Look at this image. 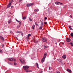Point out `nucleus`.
Segmentation results:
<instances>
[{"label": "nucleus", "instance_id": "obj_1", "mask_svg": "<svg viewBox=\"0 0 73 73\" xmlns=\"http://www.w3.org/2000/svg\"><path fill=\"white\" fill-rule=\"evenodd\" d=\"M13 0L10 1L8 5L7 6V8L11 7V4H12V3L13 2Z\"/></svg>", "mask_w": 73, "mask_h": 73}, {"label": "nucleus", "instance_id": "obj_2", "mask_svg": "<svg viewBox=\"0 0 73 73\" xmlns=\"http://www.w3.org/2000/svg\"><path fill=\"white\" fill-rule=\"evenodd\" d=\"M46 53H45L44 54L43 56V58L41 60V62H44V60H45V59L46 57Z\"/></svg>", "mask_w": 73, "mask_h": 73}, {"label": "nucleus", "instance_id": "obj_3", "mask_svg": "<svg viewBox=\"0 0 73 73\" xmlns=\"http://www.w3.org/2000/svg\"><path fill=\"white\" fill-rule=\"evenodd\" d=\"M23 68L24 70H26L28 69L29 67V66H23Z\"/></svg>", "mask_w": 73, "mask_h": 73}, {"label": "nucleus", "instance_id": "obj_4", "mask_svg": "<svg viewBox=\"0 0 73 73\" xmlns=\"http://www.w3.org/2000/svg\"><path fill=\"white\" fill-rule=\"evenodd\" d=\"M9 61H16V59L12 58H9Z\"/></svg>", "mask_w": 73, "mask_h": 73}, {"label": "nucleus", "instance_id": "obj_5", "mask_svg": "<svg viewBox=\"0 0 73 73\" xmlns=\"http://www.w3.org/2000/svg\"><path fill=\"white\" fill-rule=\"evenodd\" d=\"M55 4L56 5H60H60H62L63 4L62 3L58 2H56Z\"/></svg>", "mask_w": 73, "mask_h": 73}, {"label": "nucleus", "instance_id": "obj_6", "mask_svg": "<svg viewBox=\"0 0 73 73\" xmlns=\"http://www.w3.org/2000/svg\"><path fill=\"white\" fill-rule=\"evenodd\" d=\"M33 5V3H31L30 4H28L26 6H27V7H31V5Z\"/></svg>", "mask_w": 73, "mask_h": 73}, {"label": "nucleus", "instance_id": "obj_7", "mask_svg": "<svg viewBox=\"0 0 73 73\" xmlns=\"http://www.w3.org/2000/svg\"><path fill=\"white\" fill-rule=\"evenodd\" d=\"M42 41H43V42H45V41H46V39L45 38L42 37Z\"/></svg>", "mask_w": 73, "mask_h": 73}, {"label": "nucleus", "instance_id": "obj_8", "mask_svg": "<svg viewBox=\"0 0 73 73\" xmlns=\"http://www.w3.org/2000/svg\"><path fill=\"white\" fill-rule=\"evenodd\" d=\"M0 38L1 40L2 41H4L5 40H4V38L3 37V36H0Z\"/></svg>", "mask_w": 73, "mask_h": 73}, {"label": "nucleus", "instance_id": "obj_9", "mask_svg": "<svg viewBox=\"0 0 73 73\" xmlns=\"http://www.w3.org/2000/svg\"><path fill=\"white\" fill-rule=\"evenodd\" d=\"M20 61L23 64H24L25 63V60H24L23 59H20Z\"/></svg>", "mask_w": 73, "mask_h": 73}, {"label": "nucleus", "instance_id": "obj_10", "mask_svg": "<svg viewBox=\"0 0 73 73\" xmlns=\"http://www.w3.org/2000/svg\"><path fill=\"white\" fill-rule=\"evenodd\" d=\"M66 41L68 42H69L70 41V38H68L66 39Z\"/></svg>", "mask_w": 73, "mask_h": 73}, {"label": "nucleus", "instance_id": "obj_11", "mask_svg": "<svg viewBox=\"0 0 73 73\" xmlns=\"http://www.w3.org/2000/svg\"><path fill=\"white\" fill-rule=\"evenodd\" d=\"M67 71L68 72H69L70 73H72V71L71 70H70V69H67Z\"/></svg>", "mask_w": 73, "mask_h": 73}, {"label": "nucleus", "instance_id": "obj_12", "mask_svg": "<svg viewBox=\"0 0 73 73\" xmlns=\"http://www.w3.org/2000/svg\"><path fill=\"white\" fill-rule=\"evenodd\" d=\"M43 23H44V20H42L41 22V27H42V25H43Z\"/></svg>", "mask_w": 73, "mask_h": 73}, {"label": "nucleus", "instance_id": "obj_13", "mask_svg": "<svg viewBox=\"0 0 73 73\" xmlns=\"http://www.w3.org/2000/svg\"><path fill=\"white\" fill-rule=\"evenodd\" d=\"M26 70V72H32V70Z\"/></svg>", "mask_w": 73, "mask_h": 73}, {"label": "nucleus", "instance_id": "obj_14", "mask_svg": "<svg viewBox=\"0 0 73 73\" xmlns=\"http://www.w3.org/2000/svg\"><path fill=\"white\" fill-rule=\"evenodd\" d=\"M34 11L35 12H38V11H39V10L38 9H35L34 10Z\"/></svg>", "mask_w": 73, "mask_h": 73}, {"label": "nucleus", "instance_id": "obj_15", "mask_svg": "<svg viewBox=\"0 0 73 73\" xmlns=\"http://www.w3.org/2000/svg\"><path fill=\"white\" fill-rule=\"evenodd\" d=\"M30 36H31V34H29L28 35V36L27 37V38H29V37H30Z\"/></svg>", "mask_w": 73, "mask_h": 73}, {"label": "nucleus", "instance_id": "obj_16", "mask_svg": "<svg viewBox=\"0 0 73 73\" xmlns=\"http://www.w3.org/2000/svg\"><path fill=\"white\" fill-rule=\"evenodd\" d=\"M57 60L58 61H59V62H61V59H57Z\"/></svg>", "mask_w": 73, "mask_h": 73}, {"label": "nucleus", "instance_id": "obj_17", "mask_svg": "<svg viewBox=\"0 0 73 73\" xmlns=\"http://www.w3.org/2000/svg\"><path fill=\"white\" fill-rule=\"evenodd\" d=\"M35 25H33L32 26V28L33 29H34L35 28Z\"/></svg>", "mask_w": 73, "mask_h": 73}, {"label": "nucleus", "instance_id": "obj_18", "mask_svg": "<svg viewBox=\"0 0 73 73\" xmlns=\"http://www.w3.org/2000/svg\"><path fill=\"white\" fill-rule=\"evenodd\" d=\"M26 18H27V17H23L22 19L23 20H25L26 19Z\"/></svg>", "mask_w": 73, "mask_h": 73}, {"label": "nucleus", "instance_id": "obj_19", "mask_svg": "<svg viewBox=\"0 0 73 73\" xmlns=\"http://www.w3.org/2000/svg\"><path fill=\"white\" fill-rule=\"evenodd\" d=\"M11 22V19H10L8 21V24H10Z\"/></svg>", "mask_w": 73, "mask_h": 73}, {"label": "nucleus", "instance_id": "obj_20", "mask_svg": "<svg viewBox=\"0 0 73 73\" xmlns=\"http://www.w3.org/2000/svg\"><path fill=\"white\" fill-rule=\"evenodd\" d=\"M36 67H37V68H39V67H38V64L37 63H36Z\"/></svg>", "mask_w": 73, "mask_h": 73}, {"label": "nucleus", "instance_id": "obj_21", "mask_svg": "<svg viewBox=\"0 0 73 73\" xmlns=\"http://www.w3.org/2000/svg\"><path fill=\"white\" fill-rule=\"evenodd\" d=\"M8 64H9V65H12V63L11 62H8Z\"/></svg>", "mask_w": 73, "mask_h": 73}, {"label": "nucleus", "instance_id": "obj_22", "mask_svg": "<svg viewBox=\"0 0 73 73\" xmlns=\"http://www.w3.org/2000/svg\"><path fill=\"white\" fill-rule=\"evenodd\" d=\"M70 36L71 37H73V33H72L70 34Z\"/></svg>", "mask_w": 73, "mask_h": 73}, {"label": "nucleus", "instance_id": "obj_23", "mask_svg": "<svg viewBox=\"0 0 73 73\" xmlns=\"http://www.w3.org/2000/svg\"><path fill=\"white\" fill-rule=\"evenodd\" d=\"M35 23L36 25H37L38 27V26H39V25H38V24H37V23H36V22H35Z\"/></svg>", "mask_w": 73, "mask_h": 73}, {"label": "nucleus", "instance_id": "obj_24", "mask_svg": "<svg viewBox=\"0 0 73 73\" xmlns=\"http://www.w3.org/2000/svg\"><path fill=\"white\" fill-rule=\"evenodd\" d=\"M69 28L70 29V30H73V29L72 28L71 26H69Z\"/></svg>", "mask_w": 73, "mask_h": 73}, {"label": "nucleus", "instance_id": "obj_25", "mask_svg": "<svg viewBox=\"0 0 73 73\" xmlns=\"http://www.w3.org/2000/svg\"><path fill=\"white\" fill-rule=\"evenodd\" d=\"M29 21H32V19L30 18H29Z\"/></svg>", "mask_w": 73, "mask_h": 73}, {"label": "nucleus", "instance_id": "obj_26", "mask_svg": "<svg viewBox=\"0 0 73 73\" xmlns=\"http://www.w3.org/2000/svg\"><path fill=\"white\" fill-rule=\"evenodd\" d=\"M42 27H41V26H40V27L39 28V29H42Z\"/></svg>", "mask_w": 73, "mask_h": 73}, {"label": "nucleus", "instance_id": "obj_27", "mask_svg": "<svg viewBox=\"0 0 73 73\" xmlns=\"http://www.w3.org/2000/svg\"><path fill=\"white\" fill-rule=\"evenodd\" d=\"M66 58V56L65 55H64V60H65V58Z\"/></svg>", "mask_w": 73, "mask_h": 73}, {"label": "nucleus", "instance_id": "obj_28", "mask_svg": "<svg viewBox=\"0 0 73 73\" xmlns=\"http://www.w3.org/2000/svg\"><path fill=\"white\" fill-rule=\"evenodd\" d=\"M2 52H3V51H2V50H1L0 49V53H2Z\"/></svg>", "mask_w": 73, "mask_h": 73}, {"label": "nucleus", "instance_id": "obj_29", "mask_svg": "<svg viewBox=\"0 0 73 73\" xmlns=\"http://www.w3.org/2000/svg\"><path fill=\"white\" fill-rule=\"evenodd\" d=\"M44 46V49H46V48H47V47L46 46Z\"/></svg>", "mask_w": 73, "mask_h": 73}, {"label": "nucleus", "instance_id": "obj_30", "mask_svg": "<svg viewBox=\"0 0 73 73\" xmlns=\"http://www.w3.org/2000/svg\"><path fill=\"white\" fill-rule=\"evenodd\" d=\"M20 33L21 34L22 36H23V33L22 32H20Z\"/></svg>", "mask_w": 73, "mask_h": 73}, {"label": "nucleus", "instance_id": "obj_31", "mask_svg": "<svg viewBox=\"0 0 73 73\" xmlns=\"http://www.w3.org/2000/svg\"><path fill=\"white\" fill-rule=\"evenodd\" d=\"M19 25H21V21H20L19 23Z\"/></svg>", "mask_w": 73, "mask_h": 73}, {"label": "nucleus", "instance_id": "obj_32", "mask_svg": "<svg viewBox=\"0 0 73 73\" xmlns=\"http://www.w3.org/2000/svg\"><path fill=\"white\" fill-rule=\"evenodd\" d=\"M17 28H20V25H18L17 26Z\"/></svg>", "mask_w": 73, "mask_h": 73}, {"label": "nucleus", "instance_id": "obj_33", "mask_svg": "<svg viewBox=\"0 0 73 73\" xmlns=\"http://www.w3.org/2000/svg\"><path fill=\"white\" fill-rule=\"evenodd\" d=\"M47 19V18L46 17H44V20H46Z\"/></svg>", "mask_w": 73, "mask_h": 73}, {"label": "nucleus", "instance_id": "obj_34", "mask_svg": "<svg viewBox=\"0 0 73 73\" xmlns=\"http://www.w3.org/2000/svg\"><path fill=\"white\" fill-rule=\"evenodd\" d=\"M14 64L15 65H17V63H16L15 62V63H14Z\"/></svg>", "mask_w": 73, "mask_h": 73}, {"label": "nucleus", "instance_id": "obj_35", "mask_svg": "<svg viewBox=\"0 0 73 73\" xmlns=\"http://www.w3.org/2000/svg\"><path fill=\"white\" fill-rule=\"evenodd\" d=\"M44 24H47V22H44Z\"/></svg>", "mask_w": 73, "mask_h": 73}, {"label": "nucleus", "instance_id": "obj_36", "mask_svg": "<svg viewBox=\"0 0 73 73\" xmlns=\"http://www.w3.org/2000/svg\"><path fill=\"white\" fill-rule=\"evenodd\" d=\"M49 70H50V66L49 67Z\"/></svg>", "mask_w": 73, "mask_h": 73}, {"label": "nucleus", "instance_id": "obj_37", "mask_svg": "<svg viewBox=\"0 0 73 73\" xmlns=\"http://www.w3.org/2000/svg\"><path fill=\"white\" fill-rule=\"evenodd\" d=\"M4 44H2V47H4Z\"/></svg>", "mask_w": 73, "mask_h": 73}, {"label": "nucleus", "instance_id": "obj_38", "mask_svg": "<svg viewBox=\"0 0 73 73\" xmlns=\"http://www.w3.org/2000/svg\"><path fill=\"white\" fill-rule=\"evenodd\" d=\"M16 33H20L19 31H17L16 32Z\"/></svg>", "mask_w": 73, "mask_h": 73}, {"label": "nucleus", "instance_id": "obj_39", "mask_svg": "<svg viewBox=\"0 0 73 73\" xmlns=\"http://www.w3.org/2000/svg\"><path fill=\"white\" fill-rule=\"evenodd\" d=\"M56 73H60V72H59V71H57L56 72Z\"/></svg>", "mask_w": 73, "mask_h": 73}, {"label": "nucleus", "instance_id": "obj_40", "mask_svg": "<svg viewBox=\"0 0 73 73\" xmlns=\"http://www.w3.org/2000/svg\"><path fill=\"white\" fill-rule=\"evenodd\" d=\"M63 58H64V55H63L62 56Z\"/></svg>", "mask_w": 73, "mask_h": 73}, {"label": "nucleus", "instance_id": "obj_41", "mask_svg": "<svg viewBox=\"0 0 73 73\" xmlns=\"http://www.w3.org/2000/svg\"><path fill=\"white\" fill-rule=\"evenodd\" d=\"M71 46H73V43L72 44H71Z\"/></svg>", "mask_w": 73, "mask_h": 73}, {"label": "nucleus", "instance_id": "obj_42", "mask_svg": "<svg viewBox=\"0 0 73 73\" xmlns=\"http://www.w3.org/2000/svg\"><path fill=\"white\" fill-rule=\"evenodd\" d=\"M70 17H71V18H72V15H70Z\"/></svg>", "mask_w": 73, "mask_h": 73}, {"label": "nucleus", "instance_id": "obj_43", "mask_svg": "<svg viewBox=\"0 0 73 73\" xmlns=\"http://www.w3.org/2000/svg\"><path fill=\"white\" fill-rule=\"evenodd\" d=\"M40 73H42V71H41L40 72Z\"/></svg>", "mask_w": 73, "mask_h": 73}, {"label": "nucleus", "instance_id": "obj_44", "mask_svg": "<svg viewBox=\"0 0 73 73\" xmlns=\"http://www.w3.org/2000/svg\"><path fill=\"white\" fill-rule=\"evenodd\" d=\"M13 8V6H11V8Z\"/></svg>", "mask_w": 73, "mask_h": 73}, {"label": "nucleus", "instance_id": "obj_45", "mask_svg": "<svg viewBox=\"0 0 73 73\" xmlns=\"http://www.w3.org/2000/svg\"><path fill=\"white\" fill-rule=\"evenodd\" d=\"M21 1H22V0H19V2Z\"/></svg>", "mask_w": 73, "mask_h": 73}, {"label": "nucleus", "instance_id": "obj_46", "mask_svg": "<svg viewBox=\"0 0 73 73\" xmlns=\"http://www.w3.org/2000/svg\"><path fill=\"white\" fill-rule=\"evenodd\" d=\"M10 33H13V32H12V31H11Z\"/></svg>", "mask_w": 73, "mask_h": 73}, {"label": "nucleus", "instance_id": "obj_47", "mask_svg": "<svg viewBox=\"0 0 73 73\" xmlns=\"http://www.w3.org/2000/svg\"><path fill=\"white\" fill-rule=\"evenodd\" d=\"M16 21L17 22L18 20H17V19H16Z\"/></svg>", "mask_w": 73, "mask_h": 73}, {"label": "nucleus", "instance_id": "obj_48", "mask_svg": "<svg viewBox=\"0 0 73 73\" xmlns=\"http://www.w3.org/2000/svg\"><path fill=\"white\" fill-rule=\"evenodd\" d=\"M20 21H18L17 22H18V23H20Z\"/></svg>", "mask_w": 73, "mask_h": 73}, {"label": "nucleus", "instance_id": "obj_49", "mask_svg": "<svg viewBox=\"0 0 73 73\" xmlns=\"http://www.w3.org/2000/svg\"><path fill=\"white\" fill-rule=\"evenodd\" d=\"M73 43H70V44H71V45H72V44Z\"/></svg>", "mask_w": 73, "mask_h": 73}, {"label": "nucleus", "instance_id": "obj_50", "mask_svg": "<svg viewBox=\"0 0 73 73\" xmlns=\"http://www.w3.org/2000/svg\"><path fill=\"white\" fill-rule=\"evenodd\" d=\"M16 38L17 39V40H18V38H17L16 37Z\"/></svg>", "mask_w": 73, "mask_h": 73}, {"label": "nucleus", "instance_id": "obj_51", "mask_svg": "<svg viewBox=\"0 0 73 73\" xmlns=\"http://www.w3.org/2000/svg\"><path fill=\"white\" fill-rule=\"evenodd\" d=\"M62 44H63V45H64V43H62Z\"/></svg>", "mask_w": 73, "mask_h": 73}, {"label": "nucleus", "instance_id": "obj_52", "mask_svg": "<svg viewBox=\"0 0 73 73\" xmlns=\"http://www.w3.org/2000/svg\"><path fill=\"white\" fill-rule=\"evenodd\" d=\"M67 64H69V63H67Z\"/></svg>", "mask_w": 73, "mask_h": 73}, {"label": "nucleus", "instance_id": "obj_53", "mask_svg": "<svg viewBox=\"0 0 73 73\" xmlns=\"http://www.w3.org/2000/svg\"><path fill=\"white\" fill-rule=\"evenodd\" d=\"M38 42V41H37V42Z\"/></svg>", "mask_w": 73, "mask_h": 73}]
</instances>
